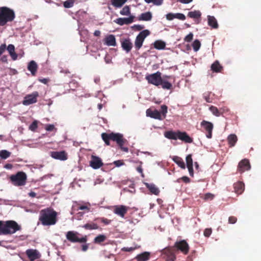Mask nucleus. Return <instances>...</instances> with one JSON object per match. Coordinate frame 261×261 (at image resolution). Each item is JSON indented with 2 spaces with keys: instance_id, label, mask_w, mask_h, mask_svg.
<instances>
[{
  "instance_id": "1",
  "label": "nucleus",
  "mask_w": 261,
  "mask_h": 261,
  "mask_svg": "<svg viewBox=\"0 0 261 261\" xmlns=\"http://www.w3.org/2000/svg\"><path fill=\"white\" fill-rule=\"evenodd\" d=\"M101 138L107 145H110V141L116 142L120 148L124 152H128V148L124 147V145L127 142V140L123 138V135L120 133H107L101 134Z\"/></svg>"
},
{
  "instance_id": "2",
  "label": "nucleus",
  "mask_w": 261,
  "mask_h": 261,
  "mask_svg": "<svg viewBox=\"0 0 261 261\" xmlns=\"http://www.w3.org/2000/svg\"><path fill=\"white\" fill-rule=\"evenodd\" d=\"M58 213L53 208L47 207L39 213V221L43 226H51L56 224Z\"/></svg>"
},
{
  "instance_id": "3",
  "label": "nucleus",
  "mask_w": 261,
  "mask_h": 261,
  "mask_svg": "<svg viewBox=\"0 0 261 261\" xmlns=\"http://www.w3.org/2000/svg\"><path fill=\"white\" fill-rule=\"evenodd\" d=\"M20 229L21 226L14 221H0V234H12Z\"/></svg>"
},
{
  "instance_id": "4",
  "label": "nucleus",
  "mask_w": 261,
  "mask_h": 261,
  "mask_svg": "<svg viewBox=\"0 0 261 261\" xmlns=\"http://www.w3.org/2000/svg\"><path fill=\"white\" fill-rule=\"evenodd\" d=\"M164 136L166 138L171 140H176L178 139L188 143H191L193 142V139L185 132H180L179 130L176 132L173 130L166 131L164 133Z\"/></svg>"
},
{
  "instance_id": "5",
  "label": "nucleus",
  "mask_w": 261,
  "mask_h": 261,
  "mask_svg": "<svg viewBox=\"0 0 261 261\" xmlns=\"http://www.w3.org/2000/svg\"><path fill=\"white\" fill-rule=\"evenodd\" d=\"M15 18L13 10L7 7H0V26L3 27L8 22H12Z\"/></svg>"
},
{
  "instance_id": "6",
  "label": "nucleus",
  "mask_w": 261,
  "mask_h": 261,
  "mask_svg": "<svg viewBox=\"0 0 261 261\" xmlns=\"http://www.w3.org/2000/svg\"><path fill=\"white\" fill-rule=\"evenodd\" d=\"M10 179L13 185L22 186L26 184L27 176L24 172L19 171L16 174L11 175Z\"/></svg>"
},
{
  "instance_id": "7",
  "label": "nucleus",
  "mask_w": 261,
  "mask_h": 261,
  "mask_svg": "<svg viewBox=\"0 0 261 261\" xmlns=\"http://www.w3.org/2000/svg\"><path fill=\"white\" fill-rule=\"evenodd\" d=\"M161 75V72L157 71L155 73L146 75L145 79L149 84L159 86L162 84Z\"/></svg>"
},
{
  "instance_id": "8",
  "label": "nucleus",
  "mask_w": 261,
  "mask_h": 261,
  "mask_svg": "<svg viewBox=\"0 0 261 261\" xmlns=\"http://www.w3.org/2000/svg\"><path fill=\"white\" fill-rule=\"evenodd\" d=\"M79 233L76 231H69L66 233V239L72 243H85L87 240V236H85L81 238L78 237Z\"/></svg>"
},
{
  "instance_id": "9",
  "label": "nucleus",
  "mask_w": 261,
  "mask_h": 261,
  "mask_svg": "<svg viewBox=\"0 0 261 261\" xmlns=\"http://www.w3.org/2000/svg\"><path fill=\"white\" fill-rule=\"evenodd\" d=\"M150 34L148 30L141 31L136 37L135 41V47L136 50H139L142 46L145 38Z\"/></svg>"
},
{
  "instance_id": "10",
  "label": "nucleus",
  "mask_w": 261,
  "mask_h": 261,
  "mask_svg": "<svg viewBox=\"0 0 261 261\" xmlns=\"http://www.w3.org/2000/svg\"><path fill=\"white\" fill-rule=\"evenodd\" d=\"M162 255L166 259V261H174L176 259V255L173 246L164 249L162 250Z\"/></svg>"
},
{
  "instance_id": "11",
  "label": "nucleus",
  "mask_w": 261,
  "mask_h": 261,
  "mask_svg": "<svg viewBox=\"0 0 261 261\" xmlns=\"http://www.w3.org/2000/svg\"><path fill=\"white\" fill-rule=\"evenodd\" d=\"M173 247L175 249L180 251L184 254H187L189 251L190 247L188 243L185 240L176 241Z\"/></svg>"
},
{
  "instance_id": "12",
  "label": "nucleus",
  "mask_w": 261,
  "mask_h": 261,
  "mask_svg": "<svg viewBox=\"0 0 261 261\" xmlns=\"http://www.w3.org/2000/svg\"><path fill=\"white\" fill-rule=\"evenodd\" d=\"M38 96L39 94L37 91L34 92L32 94L27 95L22 101V104L24 106H29L36 103L37 101Z\"/></svg>"
},
{
  "instance_id": "13",
  "label": "nucleus",
  "mask_w": 261,
  "mask_h": 261,
  "mask_svg": "<svg viewBox=\"0 0 261 261\" xmlns=\"http://www.w3.org/2000/svg\"><path fill=\"white\" fill-rule=\"evenodd\" d=\"M201 126L205 133L206 137L208 139L212 138V130L214 127L213 123L209 121L203 120L201 122Z\"/></svg>"
},
{
  "instance_id": "14",
  "label": "nucleus",
  "mask_w": 261,
  "mask_h": 261,
  "mask_svg": "<svg viewBox=\"0 0 261 261\" xmlns=\"http://www.w3.org/2000/svg\"><path fill=\"white\" fill-rule=\"evenodd\" d=\"M250 168L251 165L248 159H244L239 163L237 171L241 174L246 171L249 170Z\"/></svg>"
},
{
  "instance_id": "15",
  "label": "nucleus",
  "mask_w": 261,
  "mask_h": 261,
  "mask_svg": "<svg viewBox=\"0 0 261 261\" xmlns=\"http://www.w3.org/2000/svg\"><path fill=\"white\" fill-rule=\"evenodd\" d=\"M129 208V207L123 205H115L113 207V212L117 215L124 218Z\"/></svg>"
},
{
  "instance_id": "16",
  "label": "nucleus",
  "mask_w": 261,
  "mask_h": 261,
  "mask_svg": "<svg viewBox=\"0 0 261 261\" xmlns=\"http://www.w3.org/2000/svg\"><path fill=\"white\" fill-rule=\"evenodd\" d=\"M50 156L55 159L61 161H65L68 159V154L64 150L61 151H51L50 152Z\"/></svg>"
},
{
  "instance_id": "17",
  "label": "nucleus",
  "mask_w": 261,
  "mask_h": 261,
  "mask_svg": "<svg viewBox=\"0 0 261 261\" xmlns=\"http://www.w3.org/2000/svg\"><path fill=\"white\" fill-rule=\"evenodd\" d=\"M103 164L101 159L95 155L91 156V160L90 161V166L94 169H98L103 166Z\"/></svg>"
},
{
  "instance_id": "18",
  "label": "nucleus",
  "mask_w": 261,
  "mask_h": 261,
  "mask_svg": "<svg viewBox=\"0 0 261 261\" xmlns=\"http://www.w3.org/2000/svg\"><path fill=\"white\" fill-rule=\"evenodd\" d=\"M134 16L133 15L130 16L128 18H118L114 20V22L119 24V25H123L124 24H129L134 21Z\"/></svg>"
},
{
  "instance_id": "19",
  "label": "nucleus",
  "mask_w": 261,
  "mask_h": 261,
  "mask_svg": "<svg viewBox=\"0 0 261 261\" xmlns=\"http://www.w3.org/2000/svg\"><path fill=\"white\" fill-rule=\"evenodd\" d=\"M146 115L147 116H149L151 118L160 120L164 119V117H162L161 113L157 110H151L150 109H148L146 111Z\"/></svg>"
},
{
  "instance_id": "20",
  "label": "nucleus",
  "mask_w": 261,
  "mask_h": 261,
  "mask_svg": "<svg viewBox=\"0 0 261 261\" xmlns=\"http://www.w3.org/2000/svg\"><path fill=\"white\" fill-rule=\"evenodd\" d=\"M121 44L122 48L126 53H129L133 47V43L131 42L130 39L128 38L123 39L121 41Z\"/></svg>"
},
{
  "instance_id": "21",
  "label": "nucleus",
  "mask_w": 261,
  "mask_h": 261,
  "mask_svg": "<svg viewBox=\"0 0 261 261\" xmlns=\"http://www.w3.org/2000/svg\"><path fill=\"white\" fill-rule=\"evenodd\" d=\"M26 254L31 261H34L39 258L40 256L38 251L36 250L28 249L26 251Z\"/></svg>"
},
{
  "instance_id": "22",
  "label": "nucleus",
  "mask_w": 261,
  "mask_h": 261,
  "mask_svg": "<svg viewBox=\"0 0 261 261\" xmlns=\"http://www.w3.org/2000/svg\"><path fill=\"white\" fill-rule=\"evenodd\" d=\"M234 192L237 194H242L245 189L244 184L242 181H238L233 184Z\"/></svg>"
},
{
  "instance_id": "23",
  "label": "nucleus",
  "mask_w": 261,
  "mask_h": 261,
  "mask_svg": "<svg viewBox=\"0 0 261 261\" xmlns=\"http://www.w3.org/2000/svg\"><path fill=\"white\" fill-rule=\"evenodd\" d=\"M105 44L108 46H115L116 45V39L113 35H110L105 39Z\"/></svg>"
},
{
  "instance_id": "24",
  "label": "nucleus",
  "mask_w": 261,
  "mask_h": 261,
  "mask_svg": "<svg viewBox=\"0 0 261 261\" xmlns=\"http://www.w3.org/2000/svg\"><path fill=\"white\" fill-rule=\"evenodd\" d=\"M145 186L150 191V192L155 195H159L160 193V190L153 184L145 183Z\"/></svg>"
},
{
  "instance_id": "25",
  "label": "nucleus",
  "mask_w": 261,
  "mask_h": 261,
  "mask_svg": "<svg viewBox=\"0 0 261 261\" xmlns=\"http://www.w3.org/2000/svg\"><path fill=\"white\" fill-rule=\"evenodd\" d=\"M38 69V65L35 61H30L28 65V69L31 72L32 75H35Z\"/></svg>"
},
{
  "instance_id": "26",
  "label": "nucleus",
  "mask_w": 261,
  "mask_h": 261,
  "mask_svg": "<svg viewBox=\"0 0 261 261\" xmlns=\"http://www.w3.org/2000/svg\"><path fill=\"white\" fill-rule=\"evenodd\" d=\"M150 254L148 252H144L136 256L135 258L137 261H147L149 259Z\"/></svg>"
},
{
  "instance_id": "27",
  "label": "nucleus",
  "mask_w": 261,
  "mask_h": 261,
  "mask_svg": "<svg viewBox=\"0 0 261 261\" xmlns=\"http://www.w3.org/2000/svg\"><path fill=\"white\" fill-rule=\"evenodd\" d=\"M152 17V14L150 12H147L141 14L138 17V20L140 21H150Z\"/></svg>"
},
{
  "instance_id": "28",
  "label": "nucleus",
  "mask_w": 261,
  "mask_h": 261,
  "mask_svg": "<svg viewBox=\"0 0 261 261\" xmlns=\"http://www.w3.org/2000/svg\"><path fill=\"white\" fill-rule=\"evenodd\" d=\"M208 24L213 29H217L218 28V24L217 21L214 16H207Z\"/></svg>"
},
{
  "instance_id": "29",
  "label": "nucleus",
  "mask_w": 261,
  "mask_h": 261,
  "mask_svg": "<svg viewBox=\"0 0 261 261\" xmlns=\"http://www.w3.org/2000/svg\"><path fill=\"white\" fill-rule=\"evenodd\" d=\"M211 70L213 72H221L223 70V67L220 64L219 61H215L211 65Z\"/></svg>"
},
{
  "instance_id": "30",
  "label": "nucleus",
  "mask_w": 261,
  "mask_h": 261,
  "mask_svg": "<svg viewBox=\"0 0 261 261\" xmlns=\"http://www.w3.org/2000/svg\"><path fill=\"white\" fill-rule=\"evenodd\" d=\"M8 51H9L10 55L12 57L13 60L17 59V55L15 52V47L13 44H9L7 48Z\"/></svg>"
},
{
  "instance_id": "31",
  "label": "nucleus",
  "mask_w": 261,
  "mask_h": 261,
  "mask_svg": "<svg viewBox=\"0 0 261 261\" xmlns=\"http://www.w3.org/2000/svg\"><path fill=\"white\" fill-rule=\"evenodd\" d=\"M172 160L181 168L185 169V164L181 158L178 156H174L172 158Z\"/></svg>"
},
{
  "instance_id": "32",
  "label": "nucleus",
  "mask_w": 261,
  "mask_h": 261,
  "mask_svg": "<svg viewBox=\"0 0 261 261\" xmlns=\"http://www.w3.org/2000/svg\"><path fill=\"white\" fill-rule=\"evenodd\" d=\"M154 47L159 50L165 49L166 47V43L164 41L162 40H156L153 43Z\"/></svg>"
},
{
  "instance_id": "33",
  "label": "nucleus",
  "mask_w": 261,
  "mask_h": 261,
  "mask_svg": "<svg viewBox=\"0 0 261 261\" xmlns=\"http://www.w3.org/2000/svg\"><path fill=\"white\" fill-rule=\"evenodd\" d=\"M238 140L237 137L236 135L231 134L228 136L227 141L229 145V147H231L235 145Z\"/></svg>"
},
{
  "instance_id": "34",
  "label": "nucleus",
  "mask_w": 261,
  "mask_h": 261,
  "mask_svg": "<svg viewBox=\"0 0 261 261\" xmlns=\"http://www.w3.org/2000/svg\"><path fill=\"white\" fill-rule=\"evenodd\" d=\"M201 13L199 10L190 11L188 13V16L193 19H199L201 17Z\"/></svg>"
},
{
  "instance_id": "35",
  "label": "nucleus",
  "mask_w": 261,
  "mask_h": 261,
  "mask_svg": "<svg viewBox=\"0 0 261 261\" xmlns=\"http://www.w3.org/2000/svg\"><path fill=\"white\" fill-rule=\"evenodd\" d=\"M82 227L87 230L97 229L98 228L97 224L93 222L87 223Z\"/></svg>"
},
{
  "instance_id": "36",
  "label": "nucleus",
  "mask_w": 261,
  "mask_h": 261,
  "mask_svg": "<svg viewBox=\"0 0 261 261\" xmlns=\"http://www.w3.org/2000/svg\"><path fill=\"white\" fill-rule=\"evenodd\" d=\"M127 0H112V5L116 8L121 7Z\"/></svg>"
},
{
  "instance_id": "37",
  "label": "nucleus",
  "mask_w": 261,
  "mask_h": 261,
  "mask_svg": "<svg viewBox=\"0 0 261 261\" xmlns=\"http://www.w3.org/2000/svg\"><path fill=\"white\" fill-rule=\"evenodd\" d=\"M162 84L161 85L164 89L170 90L172 88V85L169 82L162 79Z\"/></svg>"
},
{
  "instance_id": "38",
  "label": "nucleus",
  "mask_w": 261,
  "mask_h": 261,
  "mask_svg": "<svg viewBox=\"0 0 261 261\" xmlns=\"http://www.w3.org/2000/svg\"><path fill=\"white\" fill-rule=\"evenodd\" d=\"M106 236L104 234H99L94 239V243L95 244H100L106 240Z\"/></svg>"
},
{
  "instance_id": "39",
  "label": "nucleus",
  "mask_w": 261,
  "mask_h": 261,
  "mask_svg": "<svg viewBox=\"0 0 261 261\" xmlns=\"http://www.w3.org/2000/svg\"><path fill=\"white\" fill-rule=\"evenodd\" d=\"M91 204L89 203H86L84 205H80L77 208V210H84L86 212H89L90 211Z\"/></svg>"
},
{
  "instance_id": "40",
  "label": "nucleus",
  "mask_w": 261,
  "mask_h": 261,
  "mask_svg": "<svg viewBox=\"0 0 261 261\" xmlns=\"http://www.w3.org/2000/svg\"><path fill=\"white\" fill-rule=\"evenodd\" d=\"M120 14L122 15L128 16L130 14V10L128 6H124L120 11Z\"/></svg>"
},
{
  "instance_id": "41",
  "label": "nucleus",
  "mask_w": 261,
  "mask_h": 261,
  "mask_svg": "<svg viewBox=\"0 0 261 261\" xmlns=\"http://www.w3.org/2000/svg\"><path fill=\"white\" fill-rule=\"evenodd\" d=\"M11 155V152L6 150H0V157L2 159H6L8 158Z\"/></svg>"
},
{
  "instance_id": "42",
  "label": "nucleus",
  "mask_w": 261,
  "mask_h": 261,
  "mask_svg": "<svg viewBox=\"0 0 261 261\" xmlns=\"http://www.w3.org/2000/svg\"><path fill=\"white\" fill-rule=\"evenodd\" d=\"M201 43L197 39L194 40L192 43V47L195 51H197L199 49Z\"/></svg>"
},
{
  "instance_id": "43",
  "label": "nucleus",
  "mask_w": 261,
  "mask_h": 261,
  "mask_svg": "<svg viewBox=\"0 0 261 261\" xmlns=\"http://www.w3.org/2000/svg\"><path fill=\"white\" fill-rule=\"evenodd\" d=\"M209 109L211 112L216 116L218 117L220 116L221 113L217 107L212 106L210 107Z\"/></svg>"
},
{
  "instance_id": "44",
  "label": "nucleus",
  "mask_w": 261,
  "mask_h": 261,
  "mask_svg": "<svg viewBox=\"0 0 261 261\" xmlns=\"http://www.w3.org/2000/svg\"><path fill=\"white\" fill-rule=\"evenodd\" d=\"M161 112H160V113L162 116V117H164V119L166 117V114L167 113L168 107L166 105H163L161 106Z\"/></svg>"
},
{
  "instance_id": "45",
  "label": "nucleus",
  "mask_w": 261,
  "mask_h": 261,
  "mask_svg": "<svg viewBox=\"0 0 261 261\" xmlns=\"http://www.w3.org/2000/svg\"><path fill=\"white\" fill-rule=\"evenodd\" d=\"M144 1L148 3H153L154 5L160 6L163 4V0H144Z\"/></svg>"
},
{
  "instance_id": "46",
  "label": "nucleus",
  "mask_w": 261,
  "mask_h": 261,
  "mask_svg": "<svg viewBox=\"0 0 261 261\" xmlns=\"http://www.w3.org/2000/svg\"><path fill=\"white\" fill-rule=\"evenodd\" d=\"M74 5V1L73 0H67L65 1L64 4V7L66 8H69L73 7Z\"/></svg>"
},
{
  "instance_id": "47",
  "label": "nucleus",
  "mask_w": 261,
  "mask_h": 261,
  "mask_svg": "<svg viewBox=\"0 0 261 261\" xmlns=\"http://www.w3.org/2000/svg\"><path fill=\"white\" fill-rule=\"evenodd\" d=\"M38 127V122L34 120L29 126V129L33 132H35Z\"/></svg>"
},
{
  "instance_id": "48",
  "label": "nucleus",
  "mask_w": 261,
  "mask_h": 261,
  "mask_svg": "<svg viewBox=\"0 0 261 261\" xmlns=\"http://www.w3.org/2000/svg\"><path fill=\"white\" fill-rule=\"evenodd\" d=\"M187 166H193V160L192 158V155L189 154L186 156V158Z\"/></svg>"
},
{
  "instance_id": "49",
  "label": "nucleus",
  "mask_w": 261,
  "mask_h": 261,
  "mask_svg": "<svg viewBox=\"0 0 261 261\" xmlns=\"http://www.w3.org/2000/svg\"><path fill=\"white\" fill-rule=\"evenodd\" d=\"M45 129L46 130L48 131V132H51V131H53L54 130H57V128H55V126L54 124H47L46 126H45Z\"/></svg>"
},
{
  "instance_id": "50",
  "label": "nucleus",
  "mask_w": 261,
  "mask_h": 261,
  "mask_svg": "<svg viewBox=\"0 0 261 261\" xmlns=\"http://www.w3.org/2000/svg\"><path fill=\"white\" fill-rule=\"evenodd\" d=\"M214 197V195L210 193H206L203 197L205 200H212Z\"/></svg>"
},
{
  "instance_id": "51",
  "label": "nucleus",
  "mask_w": 261,
  "mask_h": 261,
  "mask_svg": "<svg viewBox=\"0 0 261 261\" xmlns=\"http://www.w3.org/2000/svg\"><path fill=\"white\" fill-rule=\"evenodd\" d=\"M193 38V34L192 33H190L188 35H187L184 38V40L186 42H191Z\"/></svg>"
},
{
  "instance_id": "52",
  "label": "nucleus",
  "mask_w": 261,
  "mask_h": 261,
  "mask_svg": "<svg viewBox=\"0 0 261 261\" xmlns=\"http://www.w3.org/2000/svg\"><path fill=\"white\" fill-rule=\"evenodd\" d=\"M175 18H177L181 20H184L186 19L185 15L182 13H175Z\"/></svg>"
},
{
  "instance_id": "53",
  "label": "nucleus",
  "mask_w": 261,
  "mask_h": 261,
  "mask_svg": "<svg viewBox=\"0 0 261 261\" xmlns=\"http://www.w3.org/2000/svg\"><path fill=\"white\" fill-rule=\"evenodd\" d=\"M212 228H206L203 232V234L205 237H209L212 234Z\"/></svg>"
},
{
  "instance_id": "54",
  "label": "nucleus",
  "mask_w": 261,
  "mask_h": 261,
  "mask_svg": "<svg viewBox=\"0 0 261 261\" xmlns=\"http://www.w3.org/2000/svg\"><path fill=\"white\" fill-rule=\"evenodd\" d=\"M180 180H182L185 183H189L191 181L190 179L187 176H182V177L178 178L177 180V182H179Z\"/></svg>"
},
{
  "instance_id": "55",
  "label": "nucleus",
  "mask_w": 261,
  "mask_h": 261,
  "mask_svg": "<svg viewBox=\"0 0 261 261\" xmlns=\"http://www.w3.org/2000/svg\"><path fill=\"white\" fill-rule=\"evenodd\" d=\"M101 222L104 223L105 225H108L110 224L111 220H109L105 218H100L99 219Z\"/></svg>"
},
{
  "instance_id": "56",
  "label": "nucleus",
  "mask_w": 261,
  "mask_h": 261,
  "mask_svg": "<svg viewBox=\"0 0 261 261\" xmlns=\"http://www.w3.org/2000/svg\"><path fill=\"white\" fill-rule=\"evenodd\" d=\"M237 221V218L234 216H230L228 218V222L230 224H234Z\"/></svg>"
},
{
  "instance_id": "57",
  "label": "nucleus",
  "mask_w": 261,
  "mask_h": 261,
  "mask_svg": "<svg viewBox=\"0 0 261 261\" xmlns=\"http://www.w3.org/2000/svg\"><path fill=\"white\" fill-rule=\"evenodd\" d=\"M175 14L169 13L166 15V18L168 20H171L175 18Z\"/></svg>"
},
{
  "instance_id": "58",
  "label": "nucleus",
  "mask_w": 261,
  "mask_h": 261,
  "mask_svg": "<svg viewBox=\"0 0 261 261\" xmlns=\"http://www.w3.org/2000/svg\"><path fill=\"white\" fill-rule=\"evenodd\" d=\"M114 164L116 167H120L121 165L124 164L123 161L122 160H117L114 162Z\"/></svg>"
},
{
  "instance_id": "59",
  "label": "nucleus",
  "mask_w": 261,
  "mask_h": 261,
  "mask_svg": "<svg viewBox=\"0 0 261 261\" xmlns=\"http://www.w3.org/2000/svg\"><path fill=\"white\" fill-rule=\"evenodd\" d=\"M6 49V45L3 44L0 46V56L4 53Z\"/></svg>"
},
{
  "instance_id": "60",
  "label": "nucleus",
  "mask_w": 261,
  "mask_h": 261,
  "mask_svg": "<svg viewBox=\"0 0 261 261\" xmlns=\"http://www.w3.org/2000/svg\"><path fill=\"white\" fill-rule=\"evenodd\" d=\"M187 168L188 169L190 175L192 177H193L194 171H193V166H188Z\"/></svg>"
},
{
  "instance_id": "61",
  "label": "nucleus",
  "mask_w": 261,
  "mask_h": 261,
  "mask_svg": "<svg viewBox=\"0 0 261 261\" xmlns=\"http://www.w3.org/2000/svg\"><path fill=\"white\" fill-rule=\"evenodd\" d=\"M134 28H136V29L138 31H141L144 28V26L143 25L137 24V25H135Z\"/></svg>"
},
{
  "instance_id": "62",
  "label": "nucleus",
  "mask_w": 261,
  "mask_h": 261,
  "mask_svg": "<svg viewBox=\"0 0 261 261\" xmlns=\"http://www.w3.org/2000/svg\"><path fill=\"white\" fill-rule=\"evenodd\" d=\"M135 249V248H133V247H123L122 249V251H127V252H130L133 250H134Z\"/></svg>"
},
{
  "instance_id": "63",
  "label": "nucleus",
  "mask_w": 261,
  "mask_h": 261,
  "mask_svg": "<svg viewBox=\"0 0 261 261\" xmlns=\"http://www.w3.org/2000/svg\"><path fill=\"white\" fill-rule=\"evenodd\" d=\"M39 81L42 83H43L44 84H47L48 82L49 81V80L48 79H39Z\"/></svg>"
},
{
  "instance_id": "64",
  "label": "nucleus",
  "mask_w": 261,
  "mask_h": 261,
  "mask_svg": "<svg viewBox=\"0 0 261 261\" xmlns=\"http://www.w3.org/2000/svg\"><path fill=\"white\" fill-rule=\"evenodd\" d=\"M137 170L138 172L141 173L142 176H144L143 173V169H142L141 166H139L137 167Z\"/></svg>"
}]
</instances>
